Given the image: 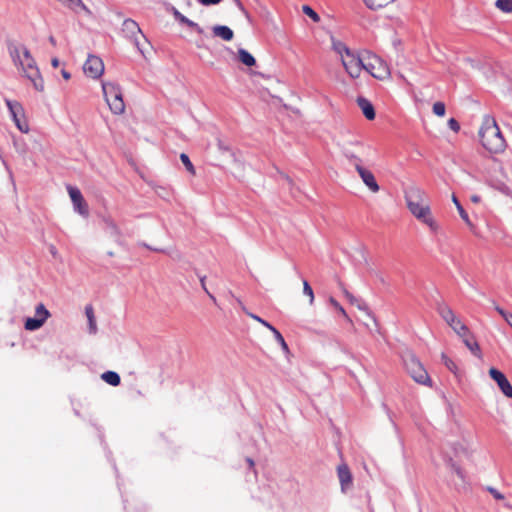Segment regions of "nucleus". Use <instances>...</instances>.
I'll return each mask as SVG.
<instances>
[{
    "label": "nucleus",
    "mask_w": 512,
    "mask_h": 512,
    "mask_svg": "<svg viewBox=\"0 0 512 512\" xmlns=\"http://www.w3.org/2000/svg\"><path fill=\"white\" fill-rule=\"evenodd\" d=\"M6 105L9 108V111L12 115L13 121L17 128L23 132L27 133L29 131V125L25 119L24 109L22 105L17 101L6 100Z\"/></svg>",
    "instance_id": "obj_12"
},
{
    "label": "nucleus",
    "mask_w": 512,
    "mask_h": 512,
    "mask_svg": "<svg viewBox=\"0 0 512 512\" xmlns=\"http://www.w3.org/2000/svg\"><path fill=\"white\" fill-rule=\"evenodd\" d=\"M480 200H481V198L478 195L471 196V201L474 202V203H479Z\"/></svg>",
    "instance_id": "obj_50"
},
{
    "label": "nucleus",
    "mask_w": 512,
    "mask_h": 512,
    "mask_svg": "<svg viewBox=\"0 0 512 512\" xmlns=\"http://www.w3.org/2000/svg\"><path fill=\"white\" fill-rule=\"evenodd\" d=\"M276 341L280 344L282 350L286 353L289 352V348H288V345L284 339V337L282 336V334L278 331V330H274V333H273Z\"/></svg>",
    "instance_id": "obj_34"
},
{
    "label": "nucleus",
    "mask_w": 512,
    "mask_h": 512,
    "mask_svg": "<svg viewBox=\"0 0 512 512\" xmlns=\"http://www.w3.org/2000/svg\"><path fill=\"white\" fill-rule=\"evenodd\" d=\"M495 310L503 317L505 322L512 328V313L504 310L499 305H494Z\"/></svg>",
    "instance_id": "obj_31"
},
{
    "label": "nucleus",
    "mask_w": 512,
    "mask_h": 512,
    "mask_svg": "<svg viewBox=\"0 0 512 512\" xmlns=\"http://www.w3.org/2000/svg\"><path fill=\"white\" fill-rule=\"evenodd\" d=\"M67 8L73 10L74 12H79L81 10L89 12L87 6L82 2V0H58Z\"/></svg>",
    "instance_id": "obj_22"
},
{
    "label": "nucleus",
    "mask_w": 512,
    "mask_h": 512,
    "mask_svg": "<svg viewBox=\"0 0 512 512\" xmlns=\"http://www.w3.org/2000/svg\"><path fill=\"white\" fill-rule=\"evenodd\" d=\"M443 358L445 359V364L447 365V367L451 369V366H454V363L451 360L447 359L445 355H443Z\"/></svg>",
    "instance_id": "obj_49"
},
{
    "label": "nucleus",
    "mask_w": 512,
    "mask_h": 512,
    "mask_svg": "<svg viewBox=\"0 0 512 512\" xmlns=\"http://www.w3.org/2000/svg\"><path fill=\"white\" fill-rule=\"evenodd\" d=\"M51 65H52L54 68L59 67V65H60V61H59V59H58V58H56V57H55V58H52V60H51Z\"/></svg>",
    "instance_id": "obj_48"
},
{
    "label": "nucleus",
    "mask_w": 512,
    "mask_h": 512,
    "mask_svg": "<svg viewBox=\"0 0 512 512\" xmlns=\"http://www.w3.org/2000/svg\"><path fill=\"white\" fill-rule=\"evenodd\" d=\"M303 293L309 297L310 304H313L314 293H313L311 286L309 285V283L306 280L303 281Z\"/></svg>",
    "instance_id": "obj_36"
},
{
    "label": "nucleus",
    "mask_w": 512,
    "mask_h": 512,
    "mask_svg": "<svg viewBox=\"0 0 512 512\" xmlns=\"http://www.w3.org/2000/svg\"><path fill=\"white\" fill-rule=\"evenodd\" d=\"M61 74L65 80H69L71 78V74L65 69L61 70Z\"/></svg>",
    "instance_id": "obj_47"
},
{
    "label": "nucleus",
    "mask_w": 512,
    "mask_h": 512,
    "mask_svg": "<svg viewBox=\"0 0 512 512\" xmlns=\"http://www.w3.org/2000/svg\"><path fill=\"white\" fill-rule=\"evenodd\" d=\"M451 468L460 480H462V481L465 480V472L460 466H458L456 464H452Z\"/></svg>",
    "instance_id": "obj_37"
},
{
    "label": "nucleus",
    "mask_w": 512,
    "mask_h": 512,
    "mask_svg": "<svg viewBox=\"0 0 512 512\" xmlns=\"http://www.w3.org/2000/svg\"><path fill=\"white\" fill-rule=\"evenodd\" d=\"M180 160L181 162L183 163V165L185 166L186 170L191 174V175H195L196 174V170H195V167L194 165L192 164V162L190 161L189 157L187 154L185 153H181L180 155Z\"/></svg>",
    "instance_id": "obj_30"
},
{
    "label": "nucleus",
    "mask_w": 512,
    "mask_h": 512,
    "mask_svg": "<svg viewBox=\"0 0 512 512\" xmlns=\"http://www.w3.org/2000/svg\"><path fill=\"white\" fill-rule=\"evenodd\" d=\"M403 363L406 372L416 383L428 387L432 386L431 378L415 354L410 351L405 352L403 355Z\"/></svg>",
    "instance_id": "obj_4"
},
{
    "label": "nucleus",
    "mask_w": 512,
    "mask_h": 512,
    "mask_svg": "<svg viewBox=\"0 0 512 512\" xmlns=\"http://www.w3.org/2000/svg\"><path fill=\"white\" fill-rule=\"evenodd\" d=\"M102 380L111 386H118L120 384V376L114 371H106L101 375Z\"/></svg>",
    "instance_id": "obj_27"
},
{
    "label": "nucleus",
    "mask_w": 512,
    "mask_h": 512,
    "mask_svg": "<svg viewBox=\"0 0 512 512\" xmlns=\"http://www.w3.org/2000/svg\"><path fill=\"white\" fill-rule=\"evenodd\" d=\"M122 31L127 38L132 40L141 54H145V44L148 42L142 33L138 23L133 19H126L122 24Z\"/></svg>",
    "instance_id": "obj_8"
},
{
    "label": "nucleus",
    "mask_w": 512,
    "mask_h": 512,
    "mask_svg": "<svg viewBox=\"0 0 512 512\" xmlns=\"http://www.w3.org/2000/svg\"><path fill=\"white\" fill-rule=\"evenodd\" d=\"M341 63L346 73L351 78L357 79L360 77L361 72L363 71V54L358 55L352 51L350 54L344 56L343 59H341Z\"/></svg>",
    "instance_id": "obj_10"
},
{
    "label": "nucleus",
    "mask_w": 512,
    "mask_h": 512,
    "mask_svg": "<svg viewBox=\"0 0 512 512\" xmlns=\"http://www.w3.org/2000/svg\"><path fill=\"white\" fill-rule=\"evenodd\" d=\"M338 478L342 487L345 490L352 483V475L347 465L343 464L338 466L337 469Z\"/></svg>",
    "instance_id": "obj_18"
},
{
    "label": "nucleus",
    "mask_w": 512,
    "mask_h": 512,
    "mask_svg": "<svg viewBox=\"0 0 512 512\" xmlns=\"http://www.w3.org/2000/svg\"><path fill=\"white\" fill-rule=\"evenodd\" d=\"M68 194L73 203L74 209L82 216L87 217L89 215L88 204L86 203L82 193L76 187L71 185L67 186Z\"/></svg>",
    "instance_id": "obj_14"
},
{
    "label": "nucleus",
    "mask_w": 512,
    "mask_h": 512,
    "mask_svg": "<svg viewBox=\"0 0 512 512\" xmlns=\"http://www.w3.org/2000/svg\"><path fill=\"white\" fill-rule=\"evenodd\" d=\"M49 41H50V43H51L53 46H55V45H56V40H55V38H54L53 36H50V37H49Z\"/></svg>",
    "instance_id": "obj_51"
},
{
    "label": "nucleus",
    "mask_w": 512,
    "mask_h": 512,
    "mask_svg": "<svg viewBox=\"0 0 512 512\" xmlns=\"http://www.w3.org/2000/svg\"><path fill=\"white\" fill-rule=\"evenodd\" d=\"M363 61V70L368 72L372 77L381 81L390 78L391 71L388 64L376 54L371 52L363 53Z\"/></svg>",
    "instance_id": "obj_5"
},
{
    "label": "nucleus",
    "mask_w": 512,
    "mask_h": 512,
    "mask_svg": "<svg viewBox=\"0 0 512 512\" xmlns=\"http://www.w3.org/2000/svg\"><path fill=\"white\" fill-rule=\"evenodd\" d=\"M452 201L455 204V206H456V208H457V210L459 212V215L462 218V220L467 224V226L470 228V230L473 231L475 226L471 222L467 212L464 210V208L462 207V205L460 204L459 200L457 199V197L455 195L452 196Z\"/></svg>",
    "instance_id": "obj_23"
},
{
    "label": "nucleus",
    "mask_w": 512,
    "mask_h": 512,
    "mask_svg": "<svg viewBox=\"0 0 512 512\" xmlns=\"http://www.w3.org/2000/svg\"><path fill=\"white\" fill-rule=\"evenodd\" d=\"M448 126L455 133L459 132V130H460V125H459L458 121L454 118H450L448 120Z\"/></svg>",
    "instance_id": "obj_38"
},
{
    "label": "nucleus",
    "mask_w": 512,
    "mask_h": 512,
    "mask_svg": "<svg viewBox=\"0 0 512 512\" xmlns=\"http://www.w3.org/2000/svg\"><path fill=\"white\" fill-rule=\"evenodd\" d=\"M247 315L259 323H262V321H264V319L260 318L259 316L255 315L253 313L247 312Z\"/></svg>",
    "instance_id": "obj_45"
},
{
    "label": "nucleus",
    "mask_w": 512,
    "mask_h": 512,
    "mask_svg": "<svg viewBox=\"0 0 512 512\" xmlns=\"http://www.w3.org/2000/svg\"><path fill=\"white\" fill-rule=\"evenodd\" d=\"M7 50L13 65L21 76L27 78L37 91L42 92L44 80L29 48L22 43L10 41L7 43Z\"/></svg>",
    "instance_id": "obj_1"
},
{
    "label": "nucleus",
    "mask_w": 512,
    "mask_h": 512,
    "mask_svg": "<svg viewBox=\"0 0 512 512\" xmlns=\"http://www.w3.org/2000/svg\"><path fill=\"white\" fill-rule=\"evenodd\" d=\"M438 312L442 319L454 330V332L461 338L469 335L470 331L468 327L461 321L460 318L452 311V309L442 304L438 307Z\"/></svg>",
    "instance_id": "obj_9"
},
{
    "label": "nucleus",
    "mask_w": 512,
    "mask_h": 512,
    "mask_svg": "<svg viewBox=\"0 0 512 512\" xmlns=\"http://www.w3.org/2000/svg\"><path fill=\"white\" fill-rule=\"evenodd\" d=\"M362 142L358 137L354 136L350 131L346 130L342 133L341 138L337 141V146L343 156L354 163L362 162L357 154V150L362 147Z\"/></svg>",
    "instance_id": "obj_6"
},
{
    "label": "nucleus",
    "mask_w": 512,
    "mask_h": 512,
    "mask_svg": "<svg viewBox=\"0 0 512 512\" xmlns=\"http://www.w3.org/2000/svg\"><path fill=\"white\" fill-rule=\"evenodd\" d=\"M465 346L470 350V352L476 356L479 359H482V351L478 344V342L475 340L474 336L469 333V335L462 338Z\"/></svg>",
    "instance_id": "obj_19"
},
{
    "label": "nucleus",
    "mask_w": 512,
    "mask_h": 512,
    "mask_svg": "<svg viewBox=\"0 0 512 512\" xmlns=\"http://www.w3.org/2000/svg\"><path fill=\"white\" fill-rule=\"evenodd\" d=\"M488 491L493 495V497L497 500H503L504 499V495L501 494L498 490H496L495 488H492V487H489L488 488Z\"/></svg>",
    "instance_id": "obj_40"
},
{
    "label": "nucleus",
    "mask_w": 512,
    "mask_h": 512,
    "mask_svg": "<svg viewBox=\"0 0 512 512\" xmlns=\"http://www.w3.org/2000/svg\"><path fill=\"white\" fill-rule=\"evenodd\" d=\"M302 11L305 15L310 17L315 23L320 21V16L308 5L302 6Z\"/></svg>",
    "instance_id": "obj_32"
},
{
    "label": "nucleus",
    "mask_w": 512,
    "mask_h": 512,
    "mask_svg": "<svg viewBox=\"0 0 512 512\" xmlns=\"http://www.w3.org/2000/svg\"><path fill=\"white\" fill-rule=\"evenodd\" d=\"M354 167L368 189L373 193L379 192L380 187L375 179L374 174L367 168L363 167L361 162L354 163Z\"/></svg>",
    "instance_id": "obj_15"
},
{
    "label": "nucleus",
    "mask_w": 512,
    "mask_h": 512,
    "mask_svg": "<svg viewBox=\"0 0 512 512\" xmlns=\"http://www.w3.org/2000/svg\"><path fill=\"white\" fill-rule=\"evenodd\" d=\"M433 113L439 117H443L446 112L445 104L441 101L435 102L433 104Z\"/></svg>",
    "instance_id": "obj_33"
},
{
    "label": "nucleus",
    "mask_w": 512,
    "mask_h": 512,
    "mask_svg": "<svg viewBox=\"0 0 512 512\" xmlns=\"http://www.w3.org/2000/svg\"><path fill=\"white\" fill-rule=\"evenodd\" d=\"M237 6L239 7V9L244 13V15L246 16L247 19H250V15L248 13V11L243 7L242 3L237 0Z\"/></svg>",
    "instance_id": "obj_44"
},
{
    "label": "nucleus",
    "mask_w": 512,
    "mask_h": 512,
    "mask_svg": "<svg viewBox=\"0 0 512 512\" xmlns=\"http://www.w3.org/2000/svg\"><path fill=\"white\" fill-rule=\"evenodd\" d=\"M85 314L88 319L89 332L95 334L97 332V325L92 305L89 304L85 307Z\"/></svg>",
    "instance_id": "obj_25"
},
{
    "label": "nucleus",
    "mask_w": 512,
    "mask_h": 512,
    "mask_svg": "<svg viewBox=\"0 0 512 512\" xmlns=\"http://www.w3.org/2000/svg\"><path fill=\"white\" fill-rule=\"evenodd\" d=\"M479 136L483 147L491 153H501L506 148V141L494 118L484 117Z\"/></svg>",
    "instance_id": "obj_3"
},
{
    "label": "nucleus",
    "mask_w": 512,
    "mask_h": 512,
    "mask_svg": "<svg viewBox=\"0 0 512 512\" xmlns=\"http://www.w3.org/2000/svg\"><path fill=\"white\" fill-rule=\"evenodd\" d=\"M51 316L50 312L46 309L44 304L40 303L35 308V317H28L25 320L24 328L27 331H35L40 329L47 319Z\"/></svg>",
    "instance_id": "obj_11"
},
{
    "label": "nucleus",
    "mask_w": 512,
    "mask_h": 512,
    "mask_svg": "<svg viewBox=\"0 0 512 512\" xmlns=\"http://www.w3.org/2000/svg\"><path fill=\"white\" fill-rule=\"evenodd\" d=\"M489 376L497 383L501 392L506 397L512 399V385L508 381L507 377L494 367L489 369Z\"/></svg>",
    "instance_id": "obj_16"
},
{
    "label": "nucleus",
    "mask_w": 512,
    "mask_h": 512,
    "mask_svg": "<svg viewBox=\"0 0 512 512\" xmlns=\"http://www.w3.org/2000/svg\"><path fill=\"white\" fill-rule=\"evenodd\" d=\"M83 71L87 77L98 79L104 72V63L98 56L89 55L83 65Z\"/></svg>",
    "instance_id": "obj_13"
},
{
    "label": "nucleus",
    "mask_w": 512,
    "mask_h": 512,
    "mask_svg": "<svg viewBox=\"0 0 512 512\" xmlns=\"http://www.w3.org/2000/svg\"><path fill=\"white\" fill-rule=\"evenodd\" d=\"M357 104H358V107L361 109L363 115L368 120L375 119L376 113H375L374 106L368 99H366L364 97H358Z\"/></svg>",
    "instance_id": "obj_17"
},
{
    "label": "nucleus",
    "mask_w": 512,
    "mask_h": 512,
    "mask_svg": "<svg viewBox=\"0 0 512 512\" xmlns=\"http://www.w3.org/2000/svg\"><path fill=\"white\" fill-rule=\"evenodd\" d=\"M238 58L244 65L248 67H252L256 64V60L253 55L245 49L241 48L238 50Z\"/></svg>",
    "instance_id": "obj_26"
},
{
    "label": "nucleus",
    "mask_w": 512,
    "mask_h": 512,
    "mask_svg": "<svg viewBox=\"0 0 512 512\" xmlns=\"http://www.w3.org/2000/svg\"><path fill=\"white\" fill-rule=\"evenodd\" d=\"M205 279H206V277H205V276H203V277H201V278H200L201 286H202V288L204 289V291L209 295V297H210L211 299H214V296H213L212 294H210V292L208 291V289H207V287H206Z\"/></svg>",
    "instance_id": "obj_42"
},
{
    "label": "nucleus",
    "mask_w": 512,
    "mask_h": 512,
    "mask_svg": "<svg viewBox=\"0 0 512 512\" xmlns=\"http://www.w3.org/2000/svg\"><path fill=\"white\" fill-rule=\"evenodd\" d=\"M175 16L182 22V23H185L187 24L188 26L190 27H194L196 24L192 21H190L189 19H187L185 16H183L182 14H180L178 11H175Z\"/></svg>",
    "instance_id": "obj_39"
},
{
    "label": "nucleus",
    "mask_w": 512,
    "mask_h": 512,
    "mask_svg": "<svg viewBox=\"0 0 512 512\" xmlns=\"http://www.w3.org/2000/svg\"><path fill=\"white\" fill-rule=\"evenodd\" d=\"M344 295L351 304H355L357 302V298L353 294H351L349 291L344 290Z\"/></svg>",
    "instance_id": "obj_41"
},
{
    "label": "nucleus",
    "mask_w": 512,
    "mask_h": 512,
    "mask_svg": "<svg viewBox=\"0 0 512 512\" xmlns=\"http://www.w3.org/2000/svg\"><path fill=\"white\" fill-rule=\"evenodd\" d=\"M213 35L225 41H231L234 37L233 31L224 25H216L212 28Z\"/></svg>",
    "instance_id": "obj_20"
},
{
    "label": "nucleus",
    "mask_w": 512,
    "mask_h": 512,
    "mask_svg": "<svg viewBox=\"0 0 512 512\" xmlns=\"http://www.w3.org/2000/svg\"><path fill=\"white\" fill-rule=\"evenodd\" d=\"M102 90L111 112L116 115L124 113L125 104L120 86L111 82H103Z\"/></svg>",
    "instance_id": "obj_7"
},
{
    "label": "nucleus",
    "mask_w": 512,
    "mask_h": 512,
    "mask_svg": "<svg viewBox=\"0 0 512 512\" xmlns=\"http://www.w3.org/2000/svg\"><path fill=\"white\" fill-rule=\"evenodd\" d=\"M405 201L410 213L432 233H437L440 226L434 218L426 193L416 186L409 187L405 192Z\"/></svg>",
    "instance_id": "obj_2"
},
{
    "label": "nucleus",
    "mask_w": 512,
    "mask_h": 512,
    "mask_svg": "<svg viewBox=\"0 0 512 512\" xmlns=\"http://www.w3.org/2000/svg\"><path fill=\"white\" fill-rule=\"evenodd\" d=\"M263 326H265L266 328H268L272 333H274V330H277L274 326H272L270 323H268L267 321H262L261 323Z\"/></svg>",
    "instance_id": "obj_46"
},
{
    "label": "nucleus",
    "mask_w": 512,
    "mask_h": 512,
    "mask_svg": "<svg viewBox=\"0 0 512 512\" xmlns=\"http://www.w3.org/2000/svg\"><path fill=\"white\" fill-rule=\"evenodd\" d=\"M497 10L504 14H512V0H495Z\"/></svg>",
    "instance_id": "obj_28"
},
{
    "label": "nucleus",
    "mask_w": 512,
    "mask_h": 512,
    "mask_svg": "<svg viewBox=\"0 0 512 512\" xmlns=\"http://www.w3.org/2000/svg\"><path fill=\"white\" fill-rule=\"evenodd\" d=\"M332 48L339 55L340 60L352 52V50H350L345 43L336 39H332Z\"/></svg>",
    "instance_id": "obj_24"
},
{
    "label": "nucleus",
    "mask_w": 512,
    "mask_h": 512,
    "mask_svg": "<svg viewBox=\"0 0 512 512\" xmlns=\"http://www.w3.org/2000/svg\"><path fill=\"white\" fill-rule=\"evenodd\" d=\"M104 222L107 225V228L110 230L112 235H114V236L120 235V230L113 220L105 219Z\"/></svg>",
    "instance_id": "obj_35"
},
{
    "label": "nucleus",
    "mask_w": 512,
    "mask_h": 512,
    "mask_svg": "<svg viewBox=\"0 0 512 512\" xmlns=\"http://www.w3.org/2000/svg\"><path fill=\"white\" fill-rule=\"evenodd\" d=\"M222 0H200V3L205 5V6H209V5H215V4H218L220 3Z\"/></svg>",
    "instance_id": "obj_43"
},
{
    "label": "nucleus",
    "mask_w": 512,
    "mask_h": 512,
    "mask_svg": "<svg viewBox=\"0 0 512 512\" xmlns=\"http://www.w3.org/2000/svg\"><path fill=\"white\" fill-rule=\"evenodd\" d=\"M330 304L345 318V320L349 323H352L351 318L346 313L345 309L342 307V305L333 297H330L329 299Z\"/></svg>",
    "instance_id": "obj_29"
},
{
    "label": "nucleus",
    "mask_w": 512,
    "mask_h": 512,
    "mask_svg": "<svg viewBox=\"0 0 512 512\" xmlns=\"http://www.w3.org/2000/svg\"><path fill=\"white\" fill-rule=\"evenodd\" d=\"M365 6L373 11H377L387 7L388 5L394 3L396 0H362Z\"/></svg>",
    "instance_id": "obj_21"
},
{
    "label": "nucleus",
    "mask_w": 512,
    "mask_h": 512,
    "mask_svg": "<svg viewBox=\"0 0 512 512\" xmlns=\"http://www.w3.org/2000/svg\"><path fill=\"white\" fill-rule=\"evenodd\" d=\"M247 461H248V464L250 467L254 466V461L252 459L249 458V459H247Z\"/></svg>",
    "instance_id": "obj_52"
}]
</instances>
